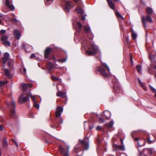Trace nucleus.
Instances as JSON below:
<instances>
[{
    "label": "nucleus",
    "instance_id": "f257e3e1",
    "mask_svg": "<svg viewBox=\"0 0 156 156\" xmlns=\"http://www.w3.org/2000/svg\"><path fill=\"white\" fill-rule=\"evenodd\" d=\"M85 30L87 33H90L91 37H90L89 35L87 37L89 38V41H85L83 42V44L85 43H86V46L88 48V49L86 51V53L88 55H94L98 50V48L97 46H96L92 41L93 39V35L91 33L90 28L89 26L86 25L84 27Z\"/></svg>",
    "mask_w": 156,
    "mask_h": 156
},
{
    "label": "nucleus",
    "instance_id": "f03ea898",
    "mask_svg": "<svg viewBox=\"0 0 156 156\" xmlns=\"http://www.w3.org/2000/svg\"><path fill=\"white\" fill-rule=\"evenodd\" d=\"M80 143H79L75 147V151L77 152V149L79 148L82 150L83 148L84 150H87L89 147V139L88 138L85 137L83 140H81Z\"/></svg>",
    "mask_w": 156,
    "mask_h": 156
},
{
    "label": "nucleus",
    "instance_id": "7ed1b4c3",
    "mask_svg": "<svg viewBox=\"0 0 156 156\" xmlns=\"http://www.w3.org/2000/svg\"><path fill=\"white\" fill-rule=\"evenodd\" d=\"M67 151H66L64 148L61 146H59V150L60 153L62 154L63 156H68V152L69 151V147L66 146Z\"/></svg>",
    "mask_w": 156,
    "mask_h": 156
},
{
    "label": "nucleus",
    "instance_id": "20e7f679",
    "mask_svg": "<svg viewBox=\"0 0 156 156\" xmlns=\"http://www.w3.org/2000/svg\"><path fill=\"white\" fill-rule=\"evenodd\" d=\"M145 20H147L150 23H151L152 21V19L149 15L147 16L146 17H144V16H142V22L145 27H146V22L145 21Z\"/></svg>",
    "mask_w": 156,
    "mask_h": 156
},
{
    "label": "nucleus",
    "instance_id": "39448f33",
    "mask_svg": "<svg viewBox=\"0 0 156 156\" xmlns=\"http://www.w3.org/2000/svg\"><path fill=\"white\" fill-rule=\"evenodd\" d=\"M76 10L78 14H80L81 16V19L83 20H85L86 18L85 16L83 15L84 12L83 10L79 7H78L76 8Z\"/></svg>",
    "mask_w": 156,
    "mask_h": 156
},
{
    "label": "nucleus",
    "instance_id": "423d86ee",
    "mask_svg": "<svg viewBox=\"0 0 156 156\" xmlns=\"http://www.w3.org/2000/svg\"><path fill=\"white\" fill-rule=\"evenodd\" d=\"M63 111V108L60 106H58L55 112V116L57 118L60 117L61 116V113Z\"/></svg>",
    "mask_w": 156,
    "mask_h": 156
},
{
    "label": "nucleus",
    "instance_id": "0eeeda50",
    "mask_svg": "<svg viewBox=\"0 0 156 156\" xmlns=\"http://www.w3.org/2000/svg\"><path fill=\"white\" fill-rule=\"evenodd\" d=\"M71 7V2L69 1H67L66 2L64 9L66 11L68 12Z\"/></svg>",
    "mask_w": 156,
    "mask_h": 156
},
{
    "label": "nucleus",
    "instance_id": "6e6552de",
    "mask_svg": "<svg viewBox=\"0 0 156 156\" xmlns=\"http://www.w3.org/2000/svg\"><path fill=\"white\" fill-rule=\"evenodd\" d=\"M97 69L102 76L105 77L108 76V73L105 72V69L101 67H98Z\"/></svg>",
    "mask_w": 156,
    "mask_h": 156
},
{
    "label": "nucleus",
    "instance_id": "1a4fd4ad",
    "mask_svg": "<svg viewBox=\"0 0 156 156\" xmlns=\"http://www.w3.org/2000/svg\"><path fill=\"white\" fill-rule=\"evenodd\" d=\"M29 100V98L27 97H24L23 94L19 98V101L21 103L26 102Z\"/></svg>",
    "mask_w": 156,
    "mask_h": 156
},
{
    "label": "nucleus",
    "instance_id": "9d476101",
    "mask_svg": "<svg viewBox=\"0 0 156 156\" xmlns=\"http://www.w3.org/2000/svg\"><path fill=\"white\" fill-rule=\"evenodd\" d=\"M11 105L12 108V109H10V115L12 116H14L15 114V104L14 101L12 100L11 102Z\"/></svg>",
    "mask_w": 156,
    "mask_h": 156
},
{
    "label": "nucleus",
    "instance_id": "9b49d317",
    "mask_svg": "<svg viewBox=\"0 0 156 156\" xmlns=\"http://www.w3.org/2000/svg\"><path fill=\"white\" fill-rule=\"evenodd\" d=\"M13 34L15 36V38L17 40L20 39V37L21 34L20 32L17 30H14Z\"/></svg>",
    "mask_w": 156,
    "mask_h": 156
},
{
    "label": "nucleus",
    "instance_id": "f8f14e48",
    "mask_svg": "<svg viewBox=\"0 0 156 156\" xmlns=\"http://www.w3.org/2000/svg\"><path fill=\"white\" fill-rule=\"evenodd\" d=\"M6 5L11 10L13 11L15 9L13 5L10 4L8 0H6Z\"/></svg>",
    "mask_w": 156,
    "mask_h": 156
},
{
    "label": "nucleus",
    "instance_id": "ddd939ff",
    "mask_svg": "<svg viewBox=\"0 0 156 156\" xmlns=\"http://www.w3.org/2000/svg\"><path fill=\"white\" fill-rule=\"evenodd\" d=\"M110 7L113 10L115 9V5L111 0H107Z\"/></svg>",
    "mask_w": 156,
    "mask_h": 156
},
{
    "label": "nucleus",
    "instance_id": "4468645a",
    "mask_svg": "<svg viewBox=\"0 0 156 156\" xmlns=\"http://www.w3.org/2000/svg\"><path fill=\"white\" fill-rule=\"evenodd\" d=\"M51 49L50 48L47 47L45 50L44 51V58H48V55L49 54Z\"/></svg>",
    "mask_w": 156,
    "mask_h": 156
},
{
    "label": "nucleus",
    "instance_id": "2eb2a0df",
    "mask_svg": "<svg viewBox=\"0 0 156 156\" xmlns=\"http://www.w3.org/2000/svg\"><path fill=\"white\" fill-rule=\"evenodd\" d=\"M56 94L57 96L61 97L62 98H65L66 96V93L61 91L57 92Z\"/></svg>",
    "mask_w": 156,
    "mask_h": 156
},
{
    "label": "nucleus",
    "instance_id": "dca6fc26",
    "mask_svg": "<svg viewBox=\"0 0 156 156\" xmlns=\"http://www.w3.org/2000/svg\"><path fill=\"white\" fill-rule=\"evenodd\" d=\"M9 58V54L7 53L6 52L5 53L4 58H2V60L4 64H5L7 60Z\"/></svg>",
    "mask_w": 156,
    "mask_h": 156
},
{
    "label": "nucleus",
    "instance_id": "f3484780",
    "mask_svg": "<svg viewBox=\"0 0 156 156\" xmlns=\"http://www.w3.org/2000/svg\"><path fill=\"white\" fill-rule=\"evenodd\" d=\"M9 37V35L3 34L1 38L2 41L3 42L7 40Z\"/></svg>",
    "mask_w": 156,
    "mask_h": 156
},
{
    "label": "nucleus",
    "instance_id": "a211bd4d",
    "mask_svg": "<svg viewBox=\"0 0 156 156\" xmlns=\"http://www.w3.org/2000/svg\"><path fill=\"white\" fill-rule=\"evenodd\" d=\"M4 73L5 76L9 78L10 77L11 73L10 71L7 69H5L4 70Z\"/></svg>",
    "mask_w": 156,
    "mask_h": 156
},
{
    "label": "nucleus",
    "instance_id": "6ab92c4d",
    "mask_svg": "<svg viewBox=\"0 0 156 156\" xmlns=\"http://www.w3.org/2000/svg\"><path fill=\"white\" fill-rule=\"evenodd\" d=\"M76 30L80 32L81 30L82 27V25L80 22H77L76 23Z\"/></svg>",
    "mask_w": 156,
    "mask_h": 156
},
{
    "label": "nucleus",
    "instance_id": "aec40b11",
    "mask_svg": "<svg viewBox=\"0 0 156 156\" xmlns=\"http://www.w3.org/2000/svg\"><path fill=\"white\" fill-rule=\"evenodd\" d=\"M146 11L149 15L151 14L153 12L152 9L150 7H148L146 8Z\"/></svg>",
    "mask_w": 156,
    "mask_h": 156
},
{
    "label": "nucleus",
    "instance_id": "412c9836",
    "mask_svg": "<svg viewBox=\"0 0 156 156\" xmlns=\"http://www.w3.org/2000/svg\"><path fill=\"white\" fill-rule=\"evenodd\" d=\"M53 67L52 63L51 62H49L47 65V68L49 70H51Z\"/></svg>",
    "mask_w": 156,
    "mask_h": 156
},
{
    "label": "nucleus",
    "instance_id": "4be33fe9",
    "mask_svg": "<svg viewBox=\"0 0 156 156\" xmlns=\"http://www.w3.org/2000/svg\"><path fill=\"white\" fill-rule=\"evenodd\" d=\"M115 14L116 16L118 17L121 18L122 20H123L124 18L122 16L120 13L118 11H116L115 12Z\"/></svg>",
    "mask_w": 156,
    "mask_h": 156
},
{
    "label": "nucleus",
    "instance_id": "5701e85b",
    "mask_svg": "<svg viewBox=\"0 0 156 156\" xmlns=\"http://www.w3.org/2000/svg\"><path fill=\"white\" fill-rule=\"evenodd\" d=\"M113 87L115 90L120 88L119 86L117 83H113Z\"/></svg>",
    "mask_w": 156,
    "mask_h": 156
},
{
    "label": "nucleus",
    "instance_id": "b1692460",
    "mask_svg": "<svg viewBox=\"0 0 156 156\" xmlns=\"http://www.w3.org/2000/svg\"><path fill=\"white\" fill-rule=\"evenodd\" d=\"M144 151H147L148 153L150 154H151L153 153V151L151 148H145L144 149Z\"/></svg>",
    "mask_w": 156,
    "mask_h": 156
},
{
    "label": "nucleus",
    "instance_id": "393cba45",
    "mask_svg": "<svg viewBox=\"0 0 156 156\" xmlns=\"http://www.w3.org/2000/svg\"><path fill=\"white\" fill-rule=\"evenodd\" d=\"M149 58L151 61L156 63V61L154 60L155 56L154 55H149Z\"/></svg>",
    "mask_w": 156,
    "mask_h": 156
},
{
    "label": "nucleus",
    "instance_id": "a878e982",
    "mask_svg": "<svg viewBox=\"0 0 156 156\" xmlns=\"http://www.w3.org/2000/svg\"><path fill=\"white\" fill-rule=\"evenodd\" d=\"M145 141V140H140L139 142H138L137 144L140 147L141 146L144 145Z\"/></svg>",
    "mask_w": 156,
    "mask_h": 156
},
{
    "label": "nucleus",
    "instance_id": "bb28decb",
    "mask_svg": "<svg viewBox=\"0 0 156 156\" xmlns=\"http://www.w3.org/2000/svg\"><path fill=\"white\" fill-rule=\"evenodd\" d=\"M104 112V115L106 117L108 118L110 116V113L109 111H105Z\"/></svg>",
    "mask_w": 156,
    "mask_h": 156
},
{
    "label": "nucleus",
    "instance_id": "cd10ccee",
    "mask_svg": "<svg viewBox=\"0 0 156 156\" xmlns=\"http://www.w3.org/2000/svg\"><path fill=\"white\" fill-rule=\"evenodd\" d=\"M2 44L3 45H4L5 46H10V42L8 41L7 40L5 41L4 42H2Z\"/></svg>",
    "mask_w": 156,
    "mask_h": 156
},
{
    "label": "nucleus",
    "instance_id": "c85d7f7f",
    "mask_svg": "<svg viewBox=\"0 0 156 156\" xmlns=\"http://www.w3.org/2000/svg\"><path fill=\"white\" fill-rule=\"evenodd\" d=\"M115 147L116 148H119L120 150L122 151H124L125 149V147L124 145H115Z\"/></svg>",
    "mask_w": 156,
    "mask_h": 156
},
{
    "label": "nucleus",
    "instance_id": "c756f323",
    "mask_svg": "<svg viewBox=\"0 0 156 156\" xmlns=\"http://www.w3.org/2000/svg\"><path fill=\"white\" fill-rule=\"evenodd\" d=\"M138 80L139 84L142 86V87L145 90H147V88L144 85L143 83L141 82L140 79L138 78Z\"/></svg>",
    "mask_w": 156,
    "mask_h": 156
},
{
    "label": "nucleus",
    "instance_id": "7c9ffc66",
    "mask_svg": "<svg viewBox=\"0 0 156 156\" xmlns=\"http://www.w3.org/2000/svg\"><path fill=\"white\" fill-rule=\"evenodd\" d=\"M136 68L137 69V70L138 73H141V69H142V67L140 65H138L136 67Z\"/></svg>",
    "mask_w": 156,
    "mask_h": 156
},
{
    "label": "nucleus",
    "instance_id": "2f4dec72",
    "mask_svg": "<svg viewBox=\"0 0 156 156\" xmlns=\"http://www.w3.org/2000/svg\"><path fill=\"white\" fill-rule=\"evenodd\" d=\"M2 143L4 147H6L7 146V142L6 139L5 137L3 138L2 140Z\"/></svg>",
    "mask_w": 156,
    "mask_h": 156
},
{
    "label": "nucleus",
    "instance_id": "473e14b6",
    "mask_svg": "<svg viewBox=\"0 0 156 156\" xmlns=\"http://www.w3.org/2000/svg\"><path fill=\"white\" fill-rule=\"evenodd\" d=\"M114 124V122L112 121H110L107 124L108 126V128H111Z\"/></svg>",
    "mask_w": 156,
    "mask_h": 156
},
{
    "label": "nucleus",
    "instance_id": "72a5a7b5",
    "mask_svg": "<svg viewBox=\"0 0 156 156\" xmlns=\"http://www.w3.org/2000/svg\"><path fill=\"white\" fill-rule=\"evenodd\" d=\"M22 87L23 89L24 90H26L27 88V84L23 83L22 85Z\"/></svg>",
    "mask_w": 156,
    "mask_h": 156
},
{
    "label": "nucleus",
    "instance_id": "f704fd0d",
    "mask_svg": "<svg viewBox=\"0 0 156 156\" xmlns=\"http://www.w3.org/2000/svg\"><path fill=\"white\" fill-rule=\"evenodd\" d=\"M9 82V81L7 80L5 81H0V84L1 85H4Z\"/></svg>",
    "mask_w": 156,
    "mask_h": 156
},
{
    "label": "nucleus",
    "instance_id": "c9c22d12",
    "mask_svg": "<svg viewBox=\"0 0 156 156\" xmlns=\"http://www.w3.org/2000/svg\"><path fill=\"white\" fill-rule=\"evenodd\" d=\"M102 65L103 66L107 68V69L108 72H109L110 71V69L109 67H108V65L105 63H103L102 64Z\"/></svg>",
    "mask_w": 156,
    "mask_h": 156
},
{
    "label": "nucleus",
    "instance_id": "e433bc0d",
    "mask_svg": "<svg viewBox=\"0 0 156 156\" xmlns=\"http://www.w3.org/2000/svg\"><path fill=\"white\" fill-rule=\"evenodd\" d=\"M132 36L133 38L135 40L136 39L137 37V35L134 32H133L132 33Z\"/></svg>",
    "mask_w": 156,
    "mask_h": 156
},
{
    "label": "nucleus",
    "instance_id": "4c0bfd02",
    "mask_svg": "<svg viewBox=\"0 0 156 156\" xmlns=\"http://www.w3.org/2000/svg\"><path fill=\"white\" fill-rule=\"evenodd\" d=\"M51 79L53 80L56 81L58 80V78L55 76H51Z\"/></svg>",
    "mask_w": 156,
    "mask_h": 156
},
{
    "label": "nucleus",
    "instance_id": "58836bf2",
    "mask_svg": "<svg viewBox=\"0 0 156 156\" xmlns=\"http://www.w3.org/2000/svg\"><path fill=\"white\" fill-rule=\"evenodd\" d=\"M34 106L37 109H39V105L36 102H34Z\"/></svg>",
    "mask_w": 156,
    "mask_h": 156
},
{
    "label": "nucleus",
    "instance_id": "ea45409f",
    "mask_svg": "<svg viewBox=\"0 0 156 156\" xmlns=\"http://www.w3.org/2000/svg\"><path fill=\"white\" fill-rule=\"evenodd\" d=\"M58 61L59 62H65L66 61V59H61L58 60Z\"/></svg>",
    "mask_w": 156,
    "mask_h": 156
},
{
    "label": "nucleus",
    "instance_id": "a19ab883",
    "mask_svg": "<svg viewBox=\"0 0 156 156\" xmlns=\"http://www.w3.org/2000/svg\"><path fill=\"white\" fill-rule=\"evenodd\" d=\"M147 142L148 144H151L152 143L153 141L150 140V137L149 136L147 139Z\"/></svg>",
    "mask_w": 156,
    "mask_h": 156
},
{
    "label": "nucleus",
    "instance_id": "79ce46f5",
    "mask_svg": "<svg viewBox=\"0 0 156 156\" xmlns=\"http://www.w3.org/2000/svg\"><path fill=\"white\" fill-rule=\"evenodd\" d=\"M59 121H58V123L59 124H61L63 122V119L61 117H60L59 118Z\"/></svg>",
    "mask_w": 156,
    "mask_h": 156
},
{
    "label": "nucleus",
    "instance_id": "37998d69",
    "mask_svg": "<svg viewBox=\"0 0 156 156\" xmlns=\"http://www.w3.org/2000/svg\"><path fill=\"white\" fill-rule=\"evenodd\" d=\"M150 87L152 91L155 94L156 93V90L153 87H151V86H150Z\"/></svg>",
    "mask_w": 156,
    "mask_h": 156
},
{
    "label": "nucleus",
    "instance_id": "c03bdc74",
    "mask_svg": "<svg viewBox=\"0 0 156 156\" xmlns=\"http://www.w3.org/2000/svg\"><path fill=\"white\" fill-rule=\"evenodd\" d=\"M30 96L34 102H36V98L35 96H32L31 94H30Z\"/></svg>",
    "mask_w": 156,
    "mask_h": 156
},
{
    "label": "nucleus",
    "instance_id": "a18cd8bd",
    "mask_svg": "<svg viewBox=\"0 0 156 156\" xmlns=\"http://www.w3.org/2000/svg\"><path fill=\"white\" fill-rule=\"evenodd\" d=\"M10 20L14 22V23H16L17 22V20L15 18L13 19H10Z\"/></svg>",
    "mask_w": 156,
    "mask_h": 156
},
{
    "label": "nucleus",
    "instance_id": "49530a36",
    "mask_svg": "<svg viewBox=\"0 0 156 156\" xmlns=\"http://www.w3.org/2000/svg\"><path fill=\"white\" fill-rule=\"evenodd\" d=\"M54 0H46L47 2H48V4L46 3V4H51L53 1Z\"/></svg>",
    "mask_w": 156,
    "mask_h": 156
},
{
    "label": "nucleus",
    "instance_id": "de8ad7c7",
    "mask_svg": "<svg viewBox=\"0 0 156 156\" xmlns=\"http://www.w3.org/2000/svg\"><path fill=\"white\" fill-rule=\"evenodd\" d=\"M99 121L101 123H103L104 122V119L102 118H100L99 119Z\"/></svg>",
    "mask_w": 156,
    "mask_h": 156
},
{
    "label": "nucleus",
    "instance_id": "09e8293b",
    "mask_svg": "<svg viewBox=\"0 0 156 156\" xmlns=\"http://www.w3.org/2000/svg\"><path fill=\"white\" fill-rule=\"evenodd\" d=\"M6 32V30H2L0 31V34H4Z\"/></svg>",
    "mask_w": 156,
    "mask_h": 156
},
{
    "label": "nucleus",
    "instance_id": "8fccbe9b",
    "mask_svg": "<svg viewBox=\"0 0 156 156\" xmlns=\"http://www.w3.org/2000/svg\"><path fill=\"white\" fill-rule=\"evenodd\" d=\"M35 55L34 54H32L30 56V58H33L35 57Z\"/></svg>",
    "mask_w": 156,
    "mask_h": 156
},
{
    "label": "nucleus",
    "instance_id": "3c124183",
    "mask_svg": "<svg viewBox=\"0 0 156 156\" xmlns=\"http://www.w3.org/2000/svg\"><path fill=\"white\" fill-rule=\"evenodd\" d=\"M12 141L14 143V144L16 145V146L17 147H18V144H17V142L16 141L14 140H12Z\"/></svg>",
    "mask_w": 156,
    "mask_h": 156
},
{
    "label": "nucleus",
    "instance_id": "603ef678",
    "mask_svg": "<svg viewBox=\"0 0 156 156\" xmlns=\"http://www.w3.org/2000/svg\"><path fill=\"white\" fill-rule=\"evenodd\" d=\"M7 65L9 67H10L11 66V62L9 61L7 63Z\"/></svg>",
    "mask_w": 156,
    "mask_h": 156
},
{
    "label": "nucleus",
    "instance_id": "864d4df0",
    "mask_svg": "<svg viewBox=\"0 0 156 156\" xmlns=\"http://www.w3.org/2000/svg\"><path fill=\"white\" fill-rule=\"evenodd\" d=\"M27 87H32V85L31 84L28 83L27 84Z\"/></svg>",
    "mask_w": 156,
    "mask_h": 156
},
{
    "label": "nucleus",
    "instance_id": "5fc2aeb1",
    "mask_svg": "<svg viewBox=\"0 0 156 156\" xmlns=\"http://www.w3.org/2000/svg\"><path fill=\"white\" fill-rule=\"evenodd\" d=\"M3 129V127L2 125H0V131H2Z\"/></svg>",
    "mask_w": 156,
    "mask_h": 156
},
{
    "label": "nucleus",
    "instance_id": "6e6d98bb",
    "mask_svg": "<svg viewBox=\"0 0 156 156\" xmlns=\"http://www.w3.org/2000/svg\"><path fill=\"white\" fill-rule=\"evenodd\" d=\"M96 129H97V130H99L100 129V126H97V128H96Z\"/></svg>",
    "mask_w": 156,
    "mask_h": 156
},
{
    "label": "nucleus",
    "instance_id": "4d7b16f0",
    "mask_svg": "<svg viewBox=\"0 0 156 156\" xmlns=\"http://www.w3.org/2000/svg\"><path fill=\"white\" fill-rule=\"evenodd\" d=\"M97 141L98 143H99L101 142V141L99 139V138H98L97 139Z\"/></svg>",
    "mask_w": 156,
    "mask_h": 156
},
{
    "label": "nucleus",
    "instance_id": "13d9d810",
    "mask_svg": "<svg viewBox=\"0 0 156 156\" xmlns=\"http://www.w3.org/2000/svg\"><path fill=\"white\" fill-rule=\"evenodd\" d=\"M23 71L25 73H26V69L25 68H23Z\"/></svg>",
    "mask_w": 156,
    "mask_h": 156
},
{
    "label": "nucleus",
    "instance_id": "bf43d9fd",
    "mask_svg": "<svg viewBox=\"0 0 156 156\" xmlns=\"http://www.w3.org/2000/svg\"><path fill=\"white\" fill-rule=\"evenodd\" d=\"M134 140L136 141H138L139 139L138 138H136L134 139Z\"/></svg>",
    "mask_w": 156,
    "mask_h": 156
},
{
    "label": "nucleus",
    "instance_id": "052dcab7",
    "mask_svg": "<svg viewBox=\"0 0 156 156\" xmlns=\"http://www.w3.org/2000/svg\"><path fill=\"white\" fill-rule=\"evenodd\" d=\"M115 148H116L115 147V146H113V151H115L116 150V149H115Z\"/></svg>",
    "mask_w": 156,
    "mask_h": 156
},
{
    "label": "nucleus",
    "instance_id": "680f3d73",
    "mask_svg": "<svg viewBox=\"0 0 156 156\" xmlns=\"http://www.w3.org/2000/svg\"><path fill=\"white\" fill-rule=\"evenodd\" d=\"M131 63H132V62H133V58L132 57H131Z\"/></svg>",
    "mask_w": 156,
    "mask_h": 156
},
{
    "label": "nucleus",
    "instance_id": "e2e57ef3",
    "mask_svg": "<svg viewBox=\"0 0 156 156\" xmlns=\"http://www.w3.org/2000/svg\"><path fill=\"white\" fill-rule=\"evenodd\" d=\"M75 2H77L78 0H73Z\"/></svg>",
    "mask_w": 156,
    "mask_h": 156
},
{
    "label": "nucleus",
    "instance_id": "0e129e2a",
    "mask_svg": "<svg viewBox=\"0 0 156 156\" xmlns=\"http://www.w3.org/2000/svg\"><path fill=\"white\" fill-rule=\"evenodd\" d=\"M51 127L52 128H55L56 127V126H51Z\"/></svg>",
    "mask_w": 156,
    "mask_h": 156
},
{
    "label": "nucleus",
    "instance_id": "69168bd1",
    "mask_svg": "<svg viewBox=\"0 0 156 156\" xmlns=\"http://www.w3.org/2000/svg\"><path fill=\"white\" fill-rule=\"evenodd\" d=\"M2 24V21L0 19V24Z\"/></svg>",
    "mask_w": 156,
    "mask_h": 156
},
{
    "label": "nucleus",
    "instance_id": "338daca9",
    "mask_svg": "<svg viewBox=\"0 0 156 156\" xmlns=\"http://www.w3.org/2000/svg\"><path fill=\"white\" fill-rule=\"evenodd\" d=\"M121 143L122 144L123 143V140H121Z\"/></svg>",
    "mask_w": 156,
    "mask_h": 156
},
{
    "label": "nucleus",
    "instance_id": "774afa93",
    "mask_svg": "<svg viewBox=\"0 0 156 156\" xmlns=\"http://www.w3.org/2000/svg\"><path fill=\"white\" fill-rule=\"evenodd\" d=\"M154 68L155 69H156V65L154 66Z\"/></svg>",
    "mask_w": 156,
    "mask_h": 156
}]
</instances>
